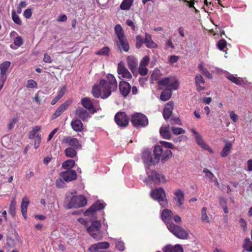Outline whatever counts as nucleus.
I'll use <instances>...</instances> for the list:
<instances>
[{
	"label": "nucleus",
	"instance_id": "nucleus-62",
	"mask_svg": "<svg viewBox=\"0 0 252 252\" xmlns=\"http://www.w3.org/2000/svg\"><path fill=\"white\" fill-rule=\"evenodd\" d=\"M32 11L31 8H27L24 11L23 15L26 19L30 18L32 16Z\"/></svg>",
	"mask_w": 252,
	"mask_h": 252
},
{
	"label": "nucleus",
	"instance_id": "nucleus-16",
	"mask_svg": "<svg viewBox=\"0 0 252 252\" xmlns=\"http://www.w3.org/2000/svg\"><path fill=\"white\" fill-rule=\"evenodd\" d=\"M62 143L67 146H71L75 149L81 148V145L77 138H73L70 136H64L62 140Z\"/></svg>",
	"mask_w": 252,
	"mask_h": 252
},
{
	"label": "nucleus",
	"instance_id": "nucleus-5",
	"mask_svg": "<svg viewBox=\"0 0 252 252\" xmlns=\"http://www.w3.org/2000/svg\"><path fill=\"white\" fill-rule=\"evenodd\" d=\"M151 197L155 200L157 201L161 207L163 208L167 206L168 202L164 190L161 188L153 189L150 193Z\"/></svg>",
	"mask_w": 252,
	"mask_h": 252
},
{
	"label": "nucleus",
	"instance_id": "nucleus-31",
	"mask_svg": "<svg viewBox=\"0 0 252 252\" xmlns=\"http://www.w3.org/2000/svg\"><path fill=\"white\" fill-rule=\"evenodd\" d=\"M232 147V144L230 141H227L222 150L220 153V155L222 158H225L228 156L231 151Z\"/></svg>",
	"mask_w": 252,
	"mask_h": 252
},
{
	"label": "nucleus",
	"instance_id": "nucleus-30",
	"mask_svg": "<svg viewBox=\"0 0 252 252\" xmlns=\"http://www.w3.org/2000/svg\"><path fill=\"white\" fill-rule=\"evenodd\" d=\"M162 250L163 252H184L183 248L179 244L175 246L167 245Z\"/></svg>",
	"mask_w": 252,
	"mask_h": 252
},
{
	"label": "nucleus",
	"instance_id": "nucleus-47",
	"mask_svg": "<svg viewBox=\"0 0 252 252\" xmlns=\"http://www.w3.org/2000/svg\"><path fill=\"white\" fill-rule=\"evenodd\" d=\"M161 76V73L160 72V71L158 69L155 68L151 75V80L152 81H157L159 79V78Z\"/></svg>",
	"mask_w": 252,
	"mask_h": 252
},
{
	"label": "nucleus",
	"instance_id": "nucleus-53",
	"mask_svg": "<svg viewBox=\"0 0 252 252\" xmlns=\"http://www.w3.org/2000/svg\"><path fill=\"white\" fill-rule=\"evenodd\" d=\"M65 181L60 177L56 181V186L58 188H63L65 187Z\"/></svg>",
	"mask_w": 252,
	"mask_h": 252
},
{
	"label": "nucleus",
	"instance_id": "nucleus-40",
	"mask_svg": "<svg viewBox=\"0 0 252 252\" xmlns=\"http://www.w3.org/2000/svg\"><path fill=\"white\" fill-rule=\"evenodd\" d=\"M75 148L68 147L65 149L64 153L67 157L74 158L77 155L76 150Z\"/></svg>",
	"mask_w": 252,
	"mask_h": 252
},
{
	"label": "nucleus",
	"instance_id": "nucleus-36",
	"mask_svg": "<svg viewBox=\"0 0 252 252\" xmlns=\"http://www.w3.org/2000/svg\"><path fill=\"white\" fill-rule=\"evenodd\" d=\"M200 219L201 221L204 223H209L210 222V218L207 213V208L206 207H203L201 209Z\"/></svg>",
	"mask_w": 252,
	"mask_h": 252
},
{
	"label": "nucleus",
	"instance_id": "nucleus-48",
	"mask_svg": "<svg viewBox=\"0 0 252 252\" xmlns=\"http://www.w3.org/2000/svg\"><path fill=\"white\" fill-rule=\"evenodd\" d=\"M16 200L15 198H14L12 199L9 209V213L10 215H11L13 217L15 215L16 213Z\"/></svg>",
	"mask_w": 252,
	"mask_h": 252
},
{
	"label": "nucleus",
	"instance_id": "nucleus-24",
	"mask_svg": "<svg viewBox=\"0 0 252 252\" xmlns=\"http://www.w3.org/2000/svg\"><path fill=\"white\" fill-rule=\"evenodd\" d=\"M172 211L167 209H165L161 212V218L167 225L170 224L169 222L172 218Z\"/></svg>",
	"mask_w": 252,
	"mask_h": 252
},
{
	"label": "nucleus",
	"instance_id": "nucleus-26",
	"mask_svg": "<svg viewBox=\"0 0 252 252\" xmlns=\"http://www.w3.org/2000/svg\"><path fill=\"white\" fill-rule=\"evenodd\" d=\"M144 42L146 47L148 48H157L158 47V44L155 43L152 39L151 35L148 33H145V36L144 40Z\"/></svg>",
	"mask_w": 252,
	"mask_h": 252
},
{
	"label": "nucleus",
	"instance_id": "nucleus-4",
	"mask_svg": "<svg viewBox=\"0 0 252 252\" xmlns=\"http://www.w3.org/2000/svg\"><path fill=\"white\" fill-rule=\"evenodd\" d=\"M65 207L67 209L83 207L87 204L86 198L83 195L78 196L67 195L65 201Z\"/></svg>",
	"mask_w": 252,
	"mask_h": 252
},
{
	"label": "nucleus",
	"instance_id": "nucleus-20",
	"mask_svg": "<svg viewBox=\"0 0 252 252\" xmlns=\"http://www.w3.org/2000/svg\"><path fill=\"white\" fill-rule=\"evenodd\" d=\"M29 203L30 201L29 198L27 196H24L22 199L21 211L22 216L25 220L27 219V212Z\"/></svg>",
	"mask_w": 252,
	"mask_h": 252
},
{
	"label": "nucleus",
	"instance_id": "nucleus-25",
	"mask_svg": "<svg viewBox=\"0 0 252 252\" xmlns=\"http://www.w3.org/2000/svg\"><path fill=\"white\" fill-rule=\"evenodd\" d=\"M90 112L82 108H78L75 111V115L83 121H85L89 118Z\"/></svg>",
	"mask_w": 252,
	"mask_h": 252
},
{
	"label": "nucleus",
	"instance_id": "nucleus-3",
	"mask_svg": "<svg viewBox=\"0 0 252 252\" xmlns=\"http://www.w3.org/2000/svg\"><path fill=\"white\" fill-rule=\"evenodd\" d=\"M145 165L146 171L148 175L147 178L145 180V182L147 185L152 186L154 184H160L166 183V178L162 174L157 173L153 169H150L151 167L154 166Z\"/></svg>",
	"mask_w": 252,
	"mask_h": 252
},
{
	"label": "nucleus",
	"instance_id": "nucleus-28",
	"mask_svg": "<svg viewBox=\"0 0 252 252\" xmlns=\"http://www.w3.org/2000/svg\"><path fill=\"white\" fill-rule=\"evenodd\" d=\"M203 172L205 174V177L206 179L214 183L215 186L219 187V183L218 182V180L216 178H215L214 174L210 170L207 168H204Z\"/></svg>",
	"mask_w": 252,
	"mask_h": 252
},
{
	"label": "nucleus",
	"instance_id": "nucleus-32",
	"mask_svg": "<svg viewBox=\"0 0 252 252\" xmlns=\"http://www.w3.org/2000/svg\"><path fill=\"white\" fill-rule=\"evenodd\" d=\"M117 46L119 49L121 50L122 48L125 52H127L129 50V45L126 37L118 40V41H117Z\"/></svg>",
	"mask_w": 252,
	"mask_h": 252
},
{
	"label": "nucleus",
	"instance_id": "nucleus-58",
	"mask_svg": "<svg viewBox=\"0 0 252 252\" xmlns=\"http://www.w3.org/2000/svg\"><path fill=\"white\" fill-rule=\"evenodd\" d=\"M138 71L140 75L144 76L147 74L148 70L146 66L139 65Z\"/></svg>",
	"mask_w": 252,
	"mask_h": 252
},
{
	"label": "nucleus",
	"instance_id": "nucleus-57",
	"mask_svg": "<svg viewBox=\"0 0 252 252\" xmlns=\"http://www.w3.org/2000/svg\"><path fill=\"white\" fill-rule=\"evenodd\" d=\"M150 58L148 56L144 57L140 63V65L146 66L149 63Z\"/></svg>",
	"mask_w": 252,
	"mask_h": 252
},
{
	"label": "nucleus",
	"instance_id": "nucleus-51",
	"mask_svg": "<svg viewBox=\"0 0 252 252\" xmlns=\"http://www.w3.org/2000/svg\"><path fill=\"white\" fill-rule=\"evenodd\" d=\"M12 19L15 24L18 25H22V21L20 19L19 16L16 14L15 10H12Z\"/></svg>",
	"mask_w": 252,
	"mask_h": 252
},
{
	"label": "nucleus",
	"instance_id": "nucleus-37",
	"mask_svg": "<svg viewBox=\"0 0 252 252\" xmlns=\"http://www.w3.org/2000/svg\"><path fill=\"white\" fill-rule=\"evenodd\" d=\"M115 33L118 37V40L125 38L124 32L123 28L120 24H117L115 27Z\"/></svg>",
	"mask_w": 252,
	"mask_h": 252
},
{
	"label": "nucleus",
	"instance_id": "nucleus-54",
	"mask_svg": "<svg viewBox=\"0 0 252 252\" xmlns=\"http://www.w3.org/2000/svg\"><path fill=\"white\" fill-rule=\"evenodd\" d=\"M37 86V83L34 80L32 79L28 80L26 84V87L27 88H36Z\"/></svg>",
	"mask_w": 252,
	"mask_h": 252
},
{
	"label": "nucleus",
	"instance_id": "nucleus-18",
	"mask_svg": "<svg viewBox=\"0 0 252 252\" xmlns=\"http://www.w3.org/2000/svg\"><path fill=\"white\" fill-rule=\"evenodd\" d=\"M11 63L5 61L0 64V80L6 81L7 79L6 72L9 68Z\"/></svg>",
	"mask_w": 252,
	"mask_h": 252
},
{
	"label": "nucleus",
	"instance_id": "nucleus-23",
	"mask_svg": "<svg viewBox=\"0 0 252 252\" xmlns=\"http://www.w3.org/2000/svg\"><path fill=\"white\" fill-rule=\"evenodd\" d=\"M174 199L177 202L178 206L181 207L184 202V193L180 189H177L174 192Z\"/></svg>",
	"mask_w": 252,
	"mask_h": 252
},
{
	"label": "nucleus",
	"instance_id": "nucleus-15",
	"mask_svg": "<svg viewBox=\"0 0 252 252\" xmlns=\"http://www.w3.org/2000/svg\"><path fill=\"white\" fill-rule=\"evenodd\" d=\"M110 247V244L107 242H99L91 245L88 249L89 252H102L101 250L107 249Z\"/></svg>",
	"mask_w": 252,
	"mask_h": 252
},
{
	"label": "nucleus",
	"instance_id": "nucleus-17",
	"mask_svg": "<svg viewBox=\"0 0 252 252\" xmlns=\"http://www.w3.org/2000/svg\"><path fill=\"white\" fill-rule=\"evenodd\" d=\"M60 177L66 182H71L77 178L76 172L73 170H68L60 173Z\"/></svg>",
	"mask_w": 252,
	"mask_h": 252
},
{
	"label": "nucleus",
	"instance_id": "nucleus-27",
	"mask_svg": "<svg viewBox=\"0 0 252 252\" xmlns=\"http://www.w3.org/2000/svg\"><path fill=\"white\" fill-rule=\"evenodd\" d=\"M127 64L129 69L133 72L136 69L138 65L137 60L132 56H129L127 57Z\"/></svg>",
	"mask_w": 252,
	"mask_h": 252
},
{
	"label": "nucleus",
	"instance_id": "nucleus-60",
	"mask_svg": "<svg viewBox=\"0 0 252 252\" xmlns=\"http://www.w3.org/2000/svg\"><path fill=\"white\" fill-rule=\"evenodd\" d=\"M66 90V88L65 86L62 87L58 93L57 96L60 99L63 96Z\"/></svg>",
	"mask_w": 252,
	"mask_h": 252
},
{
	"label": "nucleus",
	"instance_id": "nucleus-61",
	"mask_svg": "<svg viewBox=\"0 0 252 252\" xmlns=\"http://www.w3.org/2000/svg\"><path fill=\"white\" fill-rule=\"evenodd\" d=\"M41 141V136L39 134H37L36 136V138L34 141V147L35 149H37L39 146Z\"/></svg>",
	"mask_w": 252,
	"mask_h": 252
},
{
	"label": "nucleus",
	"instance_id": "nucleus-7",
	"mask_svg": "<svg viewBox=\"0 0 252 252\" xmlns=\"http://www.w3.org/2000/svg\"><path fill=\"white\" fill-rule=\"evenodd\" d=\"M101 223L99 220H94L91 222V225L87 227L88 233L94 239L99 240L101 238L100 228Z\"/></svg>",
	"mask_w": 252,
	"mask_h": 252
},
{
	"label": "nucleus",
	"instance_id": "nucleus-63",
	"mask_svg": "<svg viewBox=\"0 0 252 252\" xmlns=\"http://www.w3.org/2000/svg\"><path fill=\"white\" fill-rule=\"evenodd\" d=\"M239 222L243 230L244 231H246L247 230V225L245 220L242 218L240 219L239 220Z\"/></svg>",
	"mask_w": 252,
	"mask_h": 252
},
{
	"label": "nucleus",
	"instance_id": "nucleus-1",
	"mask_svg": "<svg viewBox=\"0 0 252 252\" xmlns=\"http://www.w3.org/2000/svg\"><path fill=\"white\" fill-rule=\"evenodd\" d=\"M159 143L160 145H156L154 148V157L149 151H144L142 153V159L146 166H155L160 160L164 162L172 158L173 155L170 149L175 148L174 145L164 141H159Z\"/></svg>",
	"mask_w": 252,
	"mask_h": 252
},
{
	"label": "nucleus",
	"instance_id": "nucleus-38",
	"mask_svg": "<svg viewBox=\"0 0 252 252\" xmlns=\"http://www.w3.org/2000/svg\"><path fill=\"white\" fill-rule=\"evenodd\" d=\"M134 0H123L120 5V8L123 10H128L133 3Z\"/></svg>",
	"mask_w": 252,
	"mask_h": 252
},
{
	"label": "nucleus",
	"instance_id": "nucleus-12",
	"mask_svg": "<svg viewBox=\"0 0 252 252\" xmlns=\"http://www.w3.org/2000/svg\"><path fill=\"white\" fill-rule=\"evenodd\" d=\"M117 73L120 79H125L129 80L132 77L131 74L126 68L122 61H120L118 64Z\"/></svg>",
	"mask_w": 252,
	"mask_h": 252
},
{
	"label": "nucleus",
	"instance_id": "nucleus-64",
	"mask_svg": "<svg viewBox=\"0 0 252 252\" xmlns=\"http://www.w3.org/2000/svg\"><path fill=\"white\" fill-rule=\"evenodd\" d=\"M179 57L176 55H172L169 57V62L171 64L177 62Z\"/></svg>",
	"mask_w": 252,
	"mask_h": 252
},
{
	"label": "nucleus",
	"instance_id": "nucleus-50",
	"mask_svg": "<svg viewBox=\"0 0 252 252\" xmlns=\"http://www.w3.org/2000/svg\"><path fill=\"white\" fill-rule=\"evenodd\" d=\"M41 129V126H36L32 127V130L30 132L29 137L30 139H33L36 133Z\"/></svg>",
	"mask_w": 252,
	"mask_h": 252
},
{
	"label": "nucleus",
	"instance_id": "nucleus-33",
	"mask_svg": "<svg viewBox=\"0 0 252 252\" xmlns=\"http://www.w3.org/2000/svg\"><path fill=\"white\" fill-rule=\"evenodd\" d=\"M115 244L116 249L120 252H123L126 247L124 242L121 239L111 238L110 239Z\"/></svg>",
	"mask_w": 252,
	"mask_h": 252
},
{
	"label": "nucleus",
	"instance_id": "nucleus-34",
	"mask_svg": "<svg viewBox=\"0 0 252 252\" xmlns=\"http://www.w3.org/2000/svg\"><path fill=\"white\" fill-rule=\"evenodd\" d=\"M205 64L204 62H200L198 65V68L199 71L206 77L209 79H211L212 76L207 69L205 67Z\"/></svg>",
	"mask_w": 252,
	"mask_h": 252
},
{
	"label": "nucleus",
	"instance_id": "nucleus-45",
	"mask_svg": "<svg viewBox=\"0 0 252 252\" xmlns=\"http://www.w3.org/2000/svg\"><path fill=\"white\" fill-rule=\"evenodd\" d=\"M226 77L236 85H240L242 84V80L240 77H237L233 74L228 73H227Z\"/></svg>",
	"mask_w": 252,
	"mask_h": 252
},
{
	"label": "nucleus",
	"instance_id": "nucleus-59",
	"mask_svg": "<svg viewBox=\"0 0 252 252\" xmlns=\"http://www.w3.org/2000/svg\"><path fill=\"white\" fill-rule=\"evenodd\" d=\"M78 222L85 227H88V220L87 219L82 218H79L77 219Z\"/></svg>",
	"mask_w": 252,
	"mask_h": 252
},
{
	"label": "nucleus",
	"instance_id": "nucleus-41",
	"mask_svg": "<svg viewBox=\"0 0 252 252\" xmlns=\"http://www.w3.org/2000/svg\"><path fill=\"white\" fill-rule=\"evenodd\" d=\"M243 248L245 251L247 252H252V242L249 238H247L245 239L243 245Z\"/></svg>",
	"mask_w": 252,
	"mask_h": 252
},
{
	"label": "nucleus",
	"instance_id": "nucleus-44",
	"mask_svg": "<svg viewBox=\"0 0 252 252\" xmlns=\"http://www.w3.org/2000/svg\"><path fill=\"white\" fill-rule=\"evenodd\" d=\"M171 95V90L166 89L161 93L160 98L161 100L165 101L169 99Z\"/></svg>",
	"mask_w": 252,
	"mask_h": 252
},
{
	"label": "nucleus",
	"instance_id": "nucleus-29",
	"mask_svg": "<svg viewBox=\"0 0 252 252\" xmlns=\"http://www.w3.org/2000/svg\"><path fill=\"white\" fill-rule=\"evenodd\" d=\"M195 83L197 91L200 92L205 89V87L203 86H201V84L204 85L205 83V80L201 75L197 74L195 75Z\"/></svg>",
	"mask_w": 252,
	"mask_h": 252
},
{
	"label": "nucleus",
	"instance_id": "nucleus-22",
	"mask_svg": "<svg viewBox=\"0 0 252 252\" xmlns=\"http://www.w3.org/2000/svg\"><path fill=\"white\" fill-rule=\"evenodd\" d=\"M71 128L76 132H82L83 130V125L82 122L77 119H73L70 123Z\"/></svg>",
	"mask_w": 252,
	"mask_h": 252
},
{
	"label": "nucleus",
	"instance_id": "nucleus-8",
	"mask_svg": "<svg viewBox=\"0 0 252 252\" xmlns=\"http://www.w3.org/2000/svg\"><path fill=\"white\" fill-rule=\"evenodd\" d=\"M168 230L175 236L181 239H186L188 237V233L182 227L173 223L167 225Z\"/></svg>",
	"mask_w": 252,
	"mask_h": 252
},
{
	"label": "nucleus",
	"instance_id": "nucleus-35",
	"mask_svg": "<svg viewBox=\"0 0 252 252\" xmlns=\"http://www.w3.org/2000/svg\"><path fill=\"white\" fill-rule=\"evenodd\" d=\"M160 134L162 138L165 139H169L171 138V134L169 131V125L162 126L160 129Z\"/></svg>",
	"mask_w": 252,
	"mask_h": 252
},
{
	"label": "nucleus",
	"instance_id": "nucleus-2",
	"mask_svg": "<svg viewBox=\"0 0 252 252\" xmlns=\"http://www.w3.org/2000/svg\"><path fill=\"white\" fill-rule=\"evenodd\" d=\"M118 84L115 77L108 73L106 79H101L99 84H94L93 87L92 94L94 97L104 99L111 94L112 92L117 90Z\"/></svg>",
	"mask_w": 252,
	"mask_h": 252
},
{
	"label": "nucleus",
	"instance_id": "nucleus-19",
	"mask_svg": "<svg viewBox=\"0 0 252 252\" xmlns=\"http://www.w3.org/2000/svg\"><path fill=\"white\" fill-rule=\"evenodd\" d=\"M119 90L123 96L126 97L130 92L131 86L128 82L121 81L119 83Z\"/></svg>",
	"mask_w": 252,
	"mask_h": 252
},
{
	"label": "nucleus",
	"instance_id": "nucleus-10",
	"mask_svg": "<svg viewBox=\"0 0 252 252\" xmlns=\"http://www.w3.org/2000/svg\"><path fill=\"white\" fill-rule=\"evenodd\" d=\"M131 122L134 126L140 127L147 126L148 124V120L144 115L137 113L132 116Z\"/></svg>",
	"mask_w": 252,
	"mask_h": 252
},
{
	"label": "nucleus",
	"instance_id": "nucleus-43",
	"mask_svg": "<svg viewBox=\"0 0 252 252\" xmlns=\"http://www.w3.org/2000/svg\"><path fill=\"white\" fill-rule=\"evenodd\" d=\"M72 101L71 100H68L61 105L58 108L57 110L59 114H61L66 110L69 106L72 103Z\"/></svg>",
	"mask_w": 252,
	"mask_h": 252
},
{
	"label": "nucleus",
	"instance_id": "nucleus-11",
	"mask_svg": "<svg viewBox=\"0 0 252 252\" xmlns=\"http://www.w3.org/2000/svg\"><path fill=\"white\" fill-rule=\"evenodd\" d=\"M106 204L100 200L94 203L88 209L84 212L85 216H94L96 212L105 208Z\"/></svg>",
	"mask_w": 252,
	"mask_h": 252
},
{
	"label": "nucleus",
	"instance_id": "nucleus-52",
	"mask_svg": "<svg viewBox=\"0 0 252 252\" xmlns=\"http://www.w3.org/2000/svg\"><path fill=\"white\" fill-rule=\"evenodd\" d=\"M171 130L175 135L184 134L185 132V131L182 128L175 126L172 127Z\"/></svg>",
	"mask_w": 252,
	"mask_h": 252
},
{
	"label": "nucleus",
	"instance_id": "nucleus-9",
	"mask_svg": "<svg viewBox=\"0 0 252 252\" xmlns=\"http://www.w3.org/2000/svg\"><path fill=\"white\" fill-rule=\"evenodd\" d=\"M190 131L194 135L195 141L197 145L204 150L207 151L210 154L214 153V150L210 146L206 143L202 137L201 135L194 128H191Z\"/></svg>",
	"mask_w": 252,
	"mask_h": 252
},
{
	"label": "nucleus",
	"instance_id": "nucleus-13",
	"mask_svg": "<svg viewBox=\"0 0 252 252\" xmlns=\"http://www.w3.org/2000/svg\"><path fill=\"white\" fill-rule=\"evenodd\" d=\"M82 105L87 109L91 114H93L101 110L99 106H94L91 99L89 97H84L81 100Z\"/></svg>",
	"mask_w": 252,
	"mask_h": 252
},
{
	"label": "nucleus",
	"instance_id": "nucleus-46",
	"mask_svg": "<svg viewBox=\"0 0 252 252\" xmlns=\"http://www.w3.org/2000/svg\"><path fill=\"white\" fill-rule=\"evenodd\" d=\"M75 165V161L73 159H68L62 163V167L65 169H70Z\"/></svg>",
	"mask_w": 252,
	"mask_h": 252
},
{
	"label": "nucleus",
	"instance_id": "nucleus-56",
	"mask_svg": "<svg viewBox=\"0 0 252 252\" xmlns=\"http://www.w3.org/2000/svg\"><path fill=\"white\" fill-rule=\"evenodd\" d=\"M14 44L17 47L21 46L23 44V40L21 36H17L14 39Z\"/></svg>",
	"mask_w": 252,
	"mask_h": 252
},
{
	"label": "nucleus",
	"instance_id": "nucleus-14",
	"mask_svg": "<svg viewBox=\"0 0 252 252\" xmlns=\"http://www.w3.org/2000/svg\"><path fill=\"white\" fill-rule=\"evenodd\" d=\"M115 120L119 126L125 127L128 124V118L125 112L117 113L115 117Z\"/></svg>",
	"mask_w": 252,
	"mask_h": 252
},
{
	"label": "nucleus",
	"instance_id": "nucleus-39",
	"mask_svg": "<svg viewBox=\"0 0 252 252\" xmlns=\"http://www.w3.org/2000/svg\"><path fill=\"white\" fill-rule=\"evenodd\" d=\"M18 242H20V239L18 236H16L15 238L11 237L7 238L6 244L10 248L15 247Z\"/></svg>",
	"mask_w": 252,
	"mask_h": 252
},
{
	"label": "nucleus",
	"instance_id": "nucleus-42",
	"mask_svg": "<svg viewBox=\"0 0 252 252\" xmlns=\"http://www.w3.org/2000/svg\"><path fill=\"white\" fill-rule=\"evenodd\" d=\"M72 101L71 100H68L61 105L58 108L57 110L59 114H61L66 110L69 106L72 103Z\"/></svg>",
	"mask_w": 252,
	"mask_h": 252
},
{
	"label": "nucleus",
	"instance_id": "nucleus-6",
	"mask_svg": "<svg viewBox=\"0 0 252 252\" xmlns=\"http://www.w3.org/2000/svg\"><path fill=\"white\" fill-rule=\"evenodd\" d=\"M158 84L160 87L171 91L177 90L179 86L178 79L174 76L163 78L158 81Z\"/></svg>",
	"mask_w": 252,
	"mask_h": 252
},
{
	"label": "nucleus",
	"instance_id": "nucleus-55",
	"mask_svg": "<svg viewBox=\"0 0 252 252\" xmlns=\"http://www.w3.org/2000/svg\"><path fill=\"white\" fill-rule=\"evenodd\" d=\"M226 46V41L225 39H222L219 41L217 46L220 50H223Z\"/></svg>",
	"mask_w": 252,
	"mask_h": 252
},
{
	"label": "nucleus",
	"instance_id": "nucleus-49",
	"mask_svg": "<svg viewBox=\"0 0 252 252\" xmlns=\"http://www.w3.org/2000/svg\"><path fill=\"white\" fill-rule=\"evenodd\" d=\"M110 52V48L108 47H105L96 52L95 54L99 56H108Z\"/></svg>",
	"mask_w": 252,
	"mask_h": 252
},
{
	"label": "nucleus",
	"instance_id": "nucleus-21",
	"mask_svg": "<svg viewBox=\"0 0 252 252\" xmlns=\"http://www.w3.org/2000/svg\"><path fill=\"white\" fill-rule=\"evenodd\" d=\"M174 103L172 101L168 102L166 104L163 111V116L165 119H168L172 114Z\"/></svg>",
	"mask_w": 252,
	"mask_h": 252
}]
</instances>
